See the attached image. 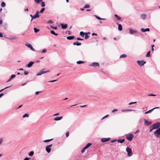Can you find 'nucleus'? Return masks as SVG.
I'll use <instances>...</instances> for the list:
<instances>
[{"label": "nucleus", "instance_id": "obj_1", "mask_svg": "<svg viewBox=\"0 0 160 160\" xmlns=\"http://www.w3.org/2000/svg\"><path fill=\"white\" fill-rule=\"evenodd\" d=\"M152 125L154 129H157L154 132V136L157 138H160V122H157Z\"/></svg>", "mask_w": 160, "mask_h": 160}, {"label": "nucleus", "instance_id": "obj_2", "mask_svg": "<svg viewBox=\"0 0 160 160\" xmlns=\"http://www.w3.org/2000/svg\"><path fill=\"white\" fill-rule=\"evenodd\" d=\"M126 151L127 152V155L128 157L131 156L132 154V149L129 147H127Z\"/></svg>", "mask_w": 160, "mask_h": 160}, {"label": "nucleus", "instance_id": "obj_3", "mask_svg": "<svg viewBox=\"0 0 160 160\" xmlns=\"http://www.w3.org/2000/svg\"><path fill=\"white\" fill-rule=\"evenodd\" d=\"M39 12L38 11H37L36 12V14L34 15H33V16L32 14H30V16L32 18L31 21H32V20L34 19H35L36 18H39Z\"/></svg>", "mask_w": 160, "mask_h": 160}, {"label": "nucleus", "instance_id": "obj_4", "mask_svg": "<svg viewBox=\"0 0 160 160\" xmlns=\"http://www.w3.org/2000/svg\"><path fill=\"white\" fill-rule=\"evenodd\" d=\"M133 137L134 136L133 134L131 133H128L126 135V138L128 140L131 141L132 140Z\"/></svg>", "mask_w": 160, "mask_h": 160}, {"label": "nucleus", "instance_id": "obj_5", "mask_svg": "<svg viewBox=\"0 0 160 160\" xmlns=\"http://www.w3.org/2000/svg\"><path fill=\"white\" fill-rule=\"evenodd\" d=\"M52 144H51L46 146L45 149L47 152L49 153L50 152L51 150V148L52 146Z\"/></svg>", "mask_w": 160, "mask_h": 160}, {"label": "nucleus", "instance_id": "obj_6", "mask_svg": "<svg viewBox=\"0 0 160 160\" xmlns=\"http://www.w3.org/2000/svg\"><path fill=\"white\" fill-rule=\"evenodd\" d=\"M137 62L140 66H142L146 63V62L143 60H138Z\"/></svg>", "mask_w": 160, "mask_h": 160}, {"label": "nucleus", "instance_id": "obj_7", "mask_svg": "<svg viewBox=\"0 0 160 160\" xmlns=\"http://www.w3.org/2000/svg\"><path fill=\"white\" fill-rule=\"evenodd\" d=\"M43 69H42L39 72V73H38L36 75V76H39V75H42V74H43V73H47V72H49L50 71L49 70H47V71H43Z\"/></svg>", "mask_w": 160, "mask_h": 160}, {"label": "nucleus", "instance_id": "obj_8", "mask_svg": "<svg viewBox=\"0 0 160 160\" xmlns=\"http://www.w3.org/2000/svg\"><path fill=\"white\" fill-rule=\"evenodd\" d=\"M25 45L27 46L28 48H29L31 50L33 51H35V50L32 46L31 44L28 43H26Z\"/></svg>", "mask_w": 160, "mask_h": 160}, {"label": "nucleus", "instance_id": "obj_9", "mask_svg": "<svg viewBox=\"0 0 160 160\" xmlns=\"http://www.w3.org/2000/svg\"><path fill=\"white\" fill-rule=\"evenodd\" d=\"M110 139V138H102L101 139V141L102 142H105L109 141Z\"/></svg>", "mask_w": 160, "mask_h": 160}, {"label": "nucleus", "instance_id": "obj_10", "mask_svg": "<svg viewBox=\"0 0 160 160\" xmlns=\"http://www.w3.org/2000/svg\"><path fill=\"white\" fill-rule=\"evenodd\" d=\"M144 124L147 126H148L152 124L151 122L148 121L145 119H144Z\"/></svg>", "mask_w": 160, "mask_h": 160}, {"label": "nucleus", "instance_id": "obj_11", "mask_svg": "<svg viewBox=\"0 0 160 160\" xmlns=\"http://www.w3.org/2000/svg\"><path fill=\"white\" fill-rule=\"evenodd\" d=\"M90 66L93 67H99V64L98 62H94L91 64Z\"/></svg>", "mask_w": 160, "mask_h": 160}, {"label": "nucleus", "instance_id": "obj_12", "mask_svg": "<svg viewBox=\"0 0 160 160\" xmlns=\"http://www.w3.org/2000/svg\"><path fill=\"white\" fill-rule=\"evenodd\" d=\"M150 31V29L149 28H147L144 29L143 28H142L141 29V31L142 32H144L146 31Z\"/></svg>", "mask_w": 160, "mask_h": 160}, {"label": "nucleus", "instance_id": "obj_13", "mask_svg": "<svg viewBox=\"0 0 160 160\" xmlns=\"http://www.w3.org/2000/svg\"><path fill=\"white\" fill-rule=\"evenodd\" d=\"M33 63V62L32 61L30 62L26 66V67L28 68H30L32 65Z\"/></svg>", "mask_w": 160, "mask_h": 160}, {"label": "nucleus", "instance_id": "obj_14", "mask_svg": "<svg viewBox=\"0 0 160 160\" xmlns=\"http://www.w3.org/2000/svg\"><path fill=\"white\" fill-rule=\"evenodd\" d=\"M60 25L61 27V28L62 29H66L67 27V24H63V23H61Z\"/></svg>", "mask_w": 160, "mask_h": 160}, {"label": "nucleus", "instance_id": "obj_15", "mask_svg": "<svg viewBox=\"0 0 160 160\" xmlns=\"http://www.w3.org/2000/svg\"><path fill=\"white\" fill-rule=\"evenodd\" d=\"M137 32L136 31H134L132 29H129V32L130 34H132L134 33H136Z\"/></svg>", "mask_w": 160, "mask_h": 160}, {"label": "nucleus", "instance_id": "obj_16", "mask_svg": "<svg viewBox=\"0 0 160 160\" xmlns=\"http://www.w3.org/2000/svg\"><path fill=\"white\" fill-rule=\"evenodd\" d=\"M76 106V108H82V107H85L86 106V105H84L83 106H80L79 105H77V104H75V105H74L70 106V107H72L73 106Z\"/></svg>", "mask_w": 160, "mask_h": 160}, {"label": "nucleus", "instance_id": "obj_17", "mask_svg": "<svg viewBox=\"0 0 160 160\" xmlns=\"http://www.w3.org/2000/svg\"><path fill=\"white\" fill-rule=\"evenodd\" d=\"M140 16L141 18L143 20H144L146 18L147 16L145 14H141Z\"/></svg>", "mask_w": 160, "mask_h": 160}, {"label": "nucleus", "instance_id": "obj_18", "mask_svg": "<svg viewBox=\"0 0 160 160\" xmlns=\"http://www.w3.org/2000/svg\"><path fill=\"white\" fill-rule=\"evenodd\" d=\"M62 118L63 117L62 116L59 117H57L54 118V120L55 121H59L62 119Z\"/></svg>", "mask_w": 160, "mask_h": 160}, {"label": "nucleus", "instance_id": "obj_19", "mask_svg": "<svg viewBox=\"0 0 160 160\" xmlns=\"http://www.w3.org/2000/svg\"><path fill=\"white\" fill-rule=\"evenodd\" d=\"M73 44L74 45L79 46L81 45V43L79 42L78 41H76V42H74L73 43Z\"/></svg>", "mask_w": 160, "mask_h": 160}, {"label": "nucleus", "instance_id": "obj_20", "mask_svg": "<svg viewBox=\"0 0 160 160\" xmlns=\"http://www.w3.org/2000/svg\"><path fill=\"white\" fill-rule=\"evenodd\" d=\"M117 24L118 25V29L119 31H121L122 30V27L121 24L117 23Z\"/></svg>", "mask_w": 160, "mask_h": 160}, {"label": "nucleus", "instance_id": "obj_21", "mask_svg": "<svg viewBox=\"0 0 160 160\" xmlns=\"http://www.w3.org/2000/svg\"><path fill=\"white\" fill-rule=\"evenodd\" d=\"M125 141V139H118L117 140L118 142H120L121 143H123L124 141Z\"/></svg>", "mask_w": 160, "mask_h": 160}, {"label": "nucleus", "instance_id": "obj_22", "mask_svg": "<svg viewBox=\"0 0 160 160\" xmlns=\"http://www.w3.org/2000/svg\"><path fill=\"white\" fill-rule=\"evenodd\" d=\"M74 38V36H68L67 37V38L68 40H72V39H73Z\"/></svg>", "mask_w": 160, "mask_h": 160}, {"label": "nucleus", "instance_id": "obj_23", "mask_svg": "<svg viewBox=\"0 0 160 160\" xmlns=\"http://www.w3.org/2000/svg\"><path fill=\"white\" fill-rule=\"evenodd\" d=\"M114 16L118 20H120L121 19V17L118 16L117 14H115Z\"/></svg>", "mask_w": 160, "mask_h": 160}, {"label": "nucleus", "instance_id": "obj_24", "mask_svg": "<svg viewBox=\"0 0 160 160\" xmlns=\"http://www.w3.org/2000/svg\"><path fill=\"white\" fill-rule=\"evenodd\" d=\"M34 153V152L33 151H31L29 153L28 155L30 156H32L33 155Z\"/></svg>", "mask_w": 160, "mask_h": 160}, {"label": "nucleus", "instance_id": "obj_25", "mask_svg": "<svg viewBox=\"0 0 160 160\" xmlns=\"http://www.w3.org/2000/svg\"><path fill=\"white\" fill-rule=\"evenodd\" d=\"M50 32L52 34H53L56 36H57L58 35V34L57 33H55L53 30L51 31Z\"/></svg>", "mask_w": 160, "mask_h": 160}, {"label": "nucleus", "instance_id": "obj_26", "mask_svg": "<svg viewBox=\"0 0 160 160\" xmlns=\"http://www.w3.org/2000/svg\"><path fill=\"white\" fill-rule=\"evenodd\" d=\"M92 144L91 143H88L85 146V147L87 149L89 147H90Z\"/></svg>", "mask_w": 160, "mask_h": 160}, {"label": "nucleus", "instance_id": "obj_27", "mask_svg": "<svg viewBox=\"0 0 160 160\" xmlns=\"http://www.w3.org/2000/svg\"><path fill=\"white\" fill-rule=\"evenodd\" d=\"M92 144L91 143H88L85 146V147L87 149L89 147H90Z\"/></svg>", "mask_w": 160, "mask_h": 160}, {"label": "nucleus", "instance_id": "obj_28", "mask_svg": "<svg viewBox=\"0 0 160 160\" xmlns=\"http://www.w3.org/2000/svg\"><path fill=\"white\" fill-rule=\"evenodd\" d=\"M80 35L81 37H83L85 35V33H84L83 32L81 31L80 33Z\"/></svg>", "mask_w": 160, "mask_h": 160}, {"label": "nucleus", "instance_id": "obj_29", "mask_svg": "<svg viewBox=\"0 0 160 160\" xmlns=\"http://www.w3.org/2000/svg\"><path fill=\"white\" fill-rule=\"evenodd\" d=\"M153 129H154L153 127L152 126V125L149 128V132H151Z\"/></svg>", "mask_w": 160, "mask_h": 160}, {"label": "nucleus", "instance_id": "obj_30", "mask_svg": "<svg viewBox=\"0 0 160 160\" xmlns=\"http://www.w3.org/2000/svg\"><path fill=\"white\" fill-rule=\"evenodd\" d=\"M52 140H53V138H52L51 139H47V140H45L43 141V142H50V141H52Z\"/></svg>", "mask_w": 160, "mask_h": 160}, {"label": "nucleus", "instance_id": "obj_31", "mask_svg": "<svg viewBox=\"0 0 160 160\" xmlns=\"http://www.w3.org/2000/svg\"><path fill=\"white\" fill-rule=\"evenodd\" d=\"M29 114H28V113H26L25 114H24L23 116H22V117L23 118H26V117H27V118H28L29 117Z\"/></svg>", "mask_w": 160, "mask_h": 160}, {"label": "nucleus", "instance_id": "obj_32", "mask_svg": "<svg viewBox=\"0 0 160 160\" xmlns=\"http://www.w3.org/2000/svg\"><path fill=\"white\" fill-rule=\"evenodd\" d=\"M89 37H90L89 36L88 34L87 33H85V36L84 38L85 39H88V38H89Z\"/></svg>", "mask_w": 160, "mask_h": 160}, {"label": "nucleus", "instance_id": "obj_33", "mask_svg": "<svg viewBox=\"0 0 160 160\" xmlns=\"http://www.w3.org/2000/svg\"><path fill=\"white\" fill-rule=\"evenodd\" d=\"M87 149V148L85 147H84L82 149L81 151V152L82 153H83Z\"/></svg>", "mask_w": 160, "mask_h": 160}, {"label": "nucleus", "instance_id": "obj_34", "mask_svg": "<svg viewBox=\"0 0 160 160\" xmlns=\"http://www.w3.org/2000/svg\"><path fill=\"white\" fill-rule=\"evenodd\" d=\"M127 57V55L125 54H123L120 55V58H125Z\"/></svg>", "mask_w": 160, "mask_h": 160}, {"label": "nucleus", "instance_id": "obj_35", "mask_svg": "<svg viewBox=\"0 0 160 160\" xmlns=\"http://www.w3.org/2000/svg\"><path fill=\"white\" fill-rule=\"evenodd\" d=\"M83 63H84V62L81 61H79L77 62V63L78 64H82Z\"/></svg>", "mask_w": 160, "mask_h": 160}, {"label": "nucleus", "instance_id": "obj_36", "mask_svg": "<svg viewBox=\"0 0 160 160\" xmlns=\"http://www.w3.org/2000/svg\"><path fill=\"white\" fill-rule=\"evenodd\" d=\"M34 32L35 33H37V32H38V31H39V29H38L37 28H34Z\"/></svg>", "mask_w": 160, "mask_h": 160}, {"label": "nucleus", "instance_id": "obj_37", "mask_svg": "<svg viewBox=\"0 0 160 160\" xmlns=\"http://www.w3.org/2000/svg\"><path fill=\"white\" fill-rule=\"evenodd\" d=\"M34 2H36L37 3H39L40 2H42L43 0H34Z\"/></svg>", "mask_w": 160, "mask_h": 160}, {"label": "nucleus", "instance_id": "obj_38", "mask_svg": "<svg viewBox=\"0 0 160 160\" xmlns=\"http://www.w3.org/2000/svg\"><path fill=\"white\" fill-rule=\"evenodd\" d=\"M1 6L2 7H4L6 6L5 3L4 2H2L1 4Z\"/></svg>", "mask_w": 160, "mask_h": 160}, {"label": "nucleus", "instance_id": "obj_39", "mask_svg": "<svg viewBox=\"0 0 160 160\" xmlns=\"http://www.w3.org/2000/svg\"><path fill=\"white\" fill-rule=\"evenodd\" d=\"M150 51H149L148 52L146 55V57H149L150 56Z\"/></svg>", "mask_w": 160, "mask_h": 160}, {"label": "nucleus", "instance_id": "obj_40", "mask_svg": "<svg viewBox=\"0 0 160 160\" xmlns=\"http://www.w3.org/2000/svg\"><path fill=\"white\" fill-rule=\"evenodd\" d=\"M45 8H42L40 10V11H39V12H40V13H42L43 12V11H44V10H45Z\"/></svg>", "mask_w": 160, "mask_h": 160}, {"label": "nucleus", "instance_id": "obj_41", "mask_svg": "<svg viewBox=\"0 0 160 160\" xmlns=\"http://www.w3.org/2000/svg\"><path fill=\"white\" fill-rule=\"evenodd\" d=\"M89 7H90V5H89L86 4L84 6V8H89Z\"/></svg>", "mask_w": 160, "mask_h": 160}, {"label": "nucleus", "instance_id": "obj_42", "mask_svg": "<svg viewBox=\"0 0 160 160\" xmlns=\"http://www.w3.org/2000/svg\"><path fill=\"white\" fill-rule=\"evenodd\" d=\"M45 6V3L44 2H41V6L42 7H44Z\"/></svg>", "mask_w": 160, "mask_h": 160}, {"label": "nucleus", "instance_id": "obj_43", "mask_svg": "<svg viewBox=\"0 0 160 160\" xmlns=\"http://www.w3.org/2000/svg\"><path fill=\"white\" fill-rule=\"evenodd\" d=\"M160 109V107H156L154 108H152V109H150L149 110H154L155 109Z\"/></svg>", "mask_w": 160, "mask_h": 160}, {"label": "nucleus", "instance_id": "obj_44", "mask_svg": "<svg viewBox=\"0 0 160 160\" xmlns=\"http://www.w3.org/2000/svg\"><path fill=\"white\" fill-rule=\"evenodd\" d=\"M15 76H16V75H14V74H12V75H11L10 78L12 79L13 78H14L15 77Z\"/></svg>", "mask_w": 160, "mask_h": 160}, {"label": "nucleus", "instance_id": "obj_45", "mask_svg": "<svg viewBox=\"0 0 160 160\" xmlns=\"http://www.w3.org/2000/svg\"><path fill=\"white\" fill-rule=\"evenodd\" d=\"M117 141V140L116 139H114L110 141L112 143H114L115 142Z\"/></svg>", "mask_w": 160, "mask_h": 160}, {"label": "nucleus", "instance_id": "obj_46", "mask_svg": "<svg viewBox=\"0 0 160 160\" xmlns=\"http://www.w3.org/2000/svg\"><path fill=\"white\" fill-rule=\"evenodd\" d=\"M152 111H148L144 113L145 114H148L151 113Z\"/></svg>", "mask_w": 160, "mask_h": 160}, {"label": "nucleus", "instance_id": "obj_47", "mask_svg": "<svg viewBox=\"0 0 160 160\" xmlns=\"http://www.w3.org/2000/svg\"><path fill=\"white\" fill-rule=\"evenodd\" d=\"M11 87V86H8V87H6V88H5L2 89H1V90H0V92H1L2 91H3L4 90L6 89H7V88H8L9 87Z\"/></svg>", "mask_w": 160, "mask_h": 160}, {"label": "nucleus", "instance_id": "obj_48", "mask_svg": "<svg viewBox=\"0 0 160 160\" xmlns=\"http://www.w3.org/2000/svg\"><path fill=\"white\" fill-rule=\"evenodd\" d=\"M28 73H29L28 71H24V74L25 75H27L28 74Z\"/></svg>", "mask_w": 160, "mask_h": 160}, {"label": "nucleus", "instance_id": "obj_49", "mask_svg": "<svg viewBox=\"0 0 160 160\" xmlns=\"http://www.w3.org/2000/svg\"><path fill=\"white\" fill-rule=\"evenodd\" d=\"M94 16L98 20H100L101 19V18H100V17L96 15H94Z\"/></svg>", "mask_w": 160, "mask_h": 160}, {"label": "nucleus", "instance_id": "obj_50", "mask_svg": "<svg viewBox=\"0 0 160 160\" xmlns=\"http://www.w3.org/2000/svg\"><path fill=\"white\" fill-rule=\"evenodd\" d=\"M47 22L48 23H50V24L52 23H53L52 22V21L51 20H48L47 21Z\"/></svg>", "mask_w": 160, "mask_h": 160}, {"label": "nucleus", "instance_id": "obj_51", "mask_svg": "<svg viewBox=\"0 0 160 160\" xmlns=\"http://www.w3.org/2000/svg\"><path fill=\"white\" fill-rule=\"evenodd\" d=\"M137 103V102H130L129 103V105H131L132 104H136Z\"/></svg>", "mask_w": 160, "mask_h": 160}, {"label": "nucleus", "instance_id": "obj_52", "mask_svg": "<svg viewBox=\"0 0 160 160\" xmlns=\"http://www.w3.org/2000/svg\"><path fill=\"white\" fill-rule=\"evenodd\" d=\"M30 158L29 157H26L24 158V160H29Z\"/></svg>", "mask_w": 160, "mask_h": 160}, {"label": "nucleus", "instance_id": "obj_53", "mask_svg": "<svg viewBox=\"0 0 160 160\" xmlns=\"http://www.w3.org/2000/svg\"><path fill=\"white\" fill-rule=\"evenodd\" d=\"M47 51L45 49H43L41 52L42 53H45Z\"/></svg>", "mask_w": 160, "mask_h": 160}, {"label": "nucleus", "instance_id": "obj_54", "mask_svg": "<svg viewBox=\"0 0 160 160\" xmlns=\"http://www.w3.org/2000/svg\"><path fill=\"white\" fill-rule=\"evenodd\" d=\"M3 141V139L2 138H1L0 139V145L1 144Z\"/></svg>", "mask_w": 160, "mask_h": 160}, {"label": "nucleus", "instance_id": "obj_55", "mask_svg": "<svg viewBox=\"0 0 160 160\" xmlns=\"http://www.w3.org/2000/svg\"><path fill=\"white\" fill-rule=\"evenodd\" d=\"M148 96H156V95L155 94H149L148 95Z\"/></svg>", "mask_w": 160, "mask_h": 160}, {"label": "nucleus", "instance_id": "obj_56", "mask_svg": "<svg viewBox=\"0 0 160 160\" xmlns=\"http://www.w3.org/2000/svg\"><path fill=\"white\" fill-rule=\"evenodd\" d=\"M69 135V133L68 132H67L66 133V136L67 137H68Z\"/></svg>", "mask_w": 160, "mask_h": 160}, {"label": "nucleus", "instance_id": "obj_57", "mask_svg": "<svg viewBox=\"0 0 160 160\" xmlns=\"http://www.w3.org/2000/svg\"><path fill=\"white\" fill-rule=\"evenodd\" d=\"M57 80H52V81H49L48 82H54L56 81Z\"/></svg>", "mask_w": 160, "mask_h": 160}, {"label": "nucleus", "instance_id": "obj_58", "mask_svg": "<svg viewBox=\"0 0 160 160\" xmlns=\"http://www.w3.org/2000/svg\"><path fill=\"white\" fill-rule=\"evenodd\" d=\"M77 40H81L82 41V40H83V39H82L79 38H77Z\"/></svg>", "mask_w": 160, "mask_h": 160}, {"label": "nucleus", "instance_id": "obj_59", "mask_svg": "<svg viewBox=\"0 0 160 160\" xmlns=\"http://www.w3.org/2000/svg\"><path fill=\"white\" fill-rule=\"evenodd\" d=\"M51 28H52V29H57V28L56 27H53V26H51Z\"/></svg>", "mask_w": 160, "mask_h": 160}, {"label": "nucleus", "instance_id": "obj_60", "mask_svg": "<svg viewBox=\"0 0 160 160\" xmlns=\"http://www.w3.org/2000/svg\"><path fill=\"white\" fill-rule=\"evenodd\" d=\"M27 84V82L21 84L22 86H24Z\"/></svg>", "mask_w": 160, "mask_h": 160}, {"label": "nucleus", "instance_id": "obj_61", "mask_svg": "<svg viewBox=\"0 0 160 160\" xmlns=\"http://www.w3.org/2000/svg\"><path fill=\"white\" fill-rule=\"evenodd\" d=\"M59 114V113H56L54 114L53 115L54 116H57V115H58Z\"/></svg>", "mask_w": 160, "mask_h": 160}, {"label": "nucleus", "instance_id": "obj_62", "mask_svg": "<svg viewBox=\"0 0 160 160\" xmlns=\"http://www.w3.org/2000/svg\"><path fill=\"white\" fill-rule=\"evenodd\" d=\"M22 105H20L18 108H16L15 109H17L20 108H21L22 107Z\"/></svg>", "mask_w": 160, "mask_h": 160}, {"label": "nucleus", "instance_id": "obj_63", "mask_svg": "<svg viewBox=\"0 0 160 160\" xmlns=\"http://www.w3.org/2000/svg\"><path fill=\"white\" fill-rule=\"evenodd\" d=\"M92 36H93L94 35H95V36H96L97 35V34L96 33H93L92 34Z\"/></svg>", "mask_w": 160, "mask_h": 160}, {"label": "nucleus", "instance_id": "obj_64", "mask_svg": "<svg viewBox=\"0 0 160 160\" xmlns=\"http://www.w3.org/2000/svg\"><path fill=\"white\" fill-rule=\"evenodd\" d=\"M40 92L39 91H37L35 92V94L36 95H38L39 93Z\"/></svg>", "mask_w": 160, "mask_h": 160}]
</instances>
